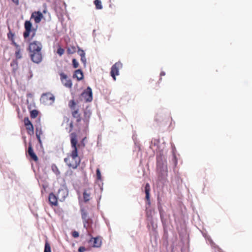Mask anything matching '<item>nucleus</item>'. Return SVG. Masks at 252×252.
<instances>
[{"label":"nucleus","instance_id":"1","mask_svg":"<svg viewBox=\"0 0 252 252\" xmlns=\"http://www.w3.org/2000/svg\"><path fill=\"white\" fill-rule=\"evenodd\" d=\"M70 138L71 144L73 150L70 156L65 158L64 161L70 168L74 169L77 167L79 164L75 160V158L78 157L77 148L76 146L77 142L76 139L77 134L74 132L71 133L70 134Z\"/></svg>","mask_w":252,"mask_h":252},{"label":"nucleus","instance_id":"2","mask_svg":"<svg viewBox=\"0 0 252 252\" xmlns=\"http://www.w3.org/2000/svg\"><path fill=\"white\" fill-rule=\"evenodd\" d=\"M157 170L161 173V174H167V166L166 160L163 154L159 153L157 157Z\"/></svg>","mask_w":252,"mask_h":252},{"label":"nucleus","instance_id":"3","mask_svg":"<svg viewBox=\"0 0 252 252\" xmlns=\"http://www.w3.org/2000/svg\"><path fill=\"white\" fill-rule=\"evenodd\" d=\"M40 101L45 105H52L54 102L55 96L51 93L43 94L41 95Z\"/></svg>","mask_w":252,"mask_h":252},{"label":"nucleus","instance_id":"4","mask_svg":"<svg viewBox=\"0 0 252 252\" xmlns=\"http://www.w3.org/2000/svg\"><path fill=\"white\" fill-rule=\"evenodd\" d=\"M81 100L84 102H91L93 100V93L91 88H87L81 94Z\"/></svg>","mask_w":252,"mask_h":252},{"label":"nucleus","instance_id":"5","mask_svg":"<svg viewBox=\"0 0 252 252\" xmlns=\"http://www.w3.org/2000/svg\"><path fill=\"white\" fill-rule=\"evenodd\" d=\"M123 67V64L120 62L116 63L111 68L110 74L114 80H116V76L119 75V70Z\"/></svg>","mask_w":252,"mask_h":252},{"label":"nucleus","instance_id":"6","mask_svg":"<svg viewBox=\"0 0 252 252\" xmlns=\"http://www.w3.org/2000/svg\"><path fill=\"white\" fill-rule=\"evenodd\" d=\"M42 45L39 41H34L31 42L29 46L30 53L41 51Z\"/></svg>","mask_w":252,"mask_h":252},{"label":"nucleus","instance_id":"7","mask_svg":"<svg viewBox=\"0 0 252 252\" xmlns=\"http://www.w3.org/2000/svg\"><path fill=\"white\" fill-rule=\"evenodd\" d=\"M93 189L92 188L88 187L85 189L83 192V199L85 203L88 202L92 198Z\"/></svg>","mask_w":252,"mask_h":252},{"label":"nucleus","instance_id":"8","mask_svg":"<svg viewBox=\"0 0 252 252\" xmlns=\"http://www.w3.org/2000/svg\"><path fill=\"white\" fill-rule=\"evenodd\" d=\"M81 213L84 227L87 229L90 225L91 220L88 216L87 213L86 212L84 209L81 210Z\"/></svg>","mask_w":252,"mask_h":252},{"label":"nucleus","instance_id":"9","mask_svg":"<svg viewBox=\"0 0 252 252\" xmlns=\"http://www.w3.org/2000/svg\"><path fill=\"white\" fill-rule=\"evenodd\" d=\"M30 56L32 61L36 63H40L42 59L41 51L30 53Z\"/></svg>","mask_w":252,"mask_h":252},{"label":"nucleus","instance_id":"10","mask_svg":"<svg viewBox=\"0 0 252 252\" xmlns=\"http://www.w3.org/2000/svg\"><path fill=\"white\" fill-rule=\"evenodd\" d=\"M25 31L24 32L23 36L26 39L30 35V32H32L33 28H32V24L30 21H26L24 24Z\"/></svg>","mask_w":252,"mask_h":252},{"label":"nucleus","instance_id":"11","mask_svg":"<svg viewBox=\"0 0 252 252\" xmlns=\"http://www.w3.org/2000/svg\"><path fill=\"white\" fill-rule=\"evenodd\" d=\"M61 79L62 83L67 88H71L72 83L70 79H67V76L63 73H61Z\"/></svg>","mask_w":252,"mask_h":252},{"label":"nucleus","instance_id":"12","mask_svg":"<svg viewBox=\"0 0 252 252\" xmlns=\"http://www.w3.org/2000/svg\"><path fill=\"white\" fill-rule=\"evenodd\" d=\"M68 194L67 191L65 189H59L57 193V197L60 201H63L65 199Z\"/></svg>","mask_w":252,"mask_h":252},{"label":"nucleus","instance_id":"13","mask_svg":"<svg viewBox=\"0 0 252 252\" xmlns=\"http://www.w3.org/2000/svg\"><path fill=\"white\" fill-rule=\"evenodd\" d=\"M89 243L93 245V247L99 248L101 245V239L100 237H97L95 238H92L90 240Z\"/></svg>","mask_w":252,"mask_h":252},{"label":"nucleus","instance_id":"14","mask_svg":"<svg viewBox=\"0 0 252 252\" xmlns=\"http://www.w3.org/2000/svg\"><path fill=\"white\" fill-rule=\"evenodd\" d=\"M28 153L29 156L31 157V158L35 161H37L38 158L36 154L33 152V149L31 144H29L28 150Z\"/></svg>","mask_w":252,"mask_h":252},{"label":"nucleus","instance_id":"15","mask_svg":"<svg viewBox=\"0 0 252 252\" xmlns=\"http://www.w3.org/2000/svg\"><path fill=\"white\" fill-rule=\"evenodd\" d=\"M151 190V188L150 184L147 183L145 186V192L146 194L145 199L149 205H150L151 202L150 199V192Z\"/></svg>","mask_w":252,"mask_h":252},{"label":"nucleus","instance_id":"16","mask_svg":"<svg viewBox=\"0 0 252 252\" xmlns=\"http://www.w3.org/2000/svg\"><path fill=\"white\" fill-rule=\"evenodd\" d=\"M32 17L34 18V21L36 23H39L42 18L43 17V14L41 12L38 11L37 12H35L34 13H32Z\"/></svg>","mask_w":252,"mask_h":252},{"label":"nucleus","instance_id":"17","mask_svg":"<svg viewBox=\"0 0 252 252\" xmlns=\"http://www.w3.org/2000/svg\"><path fill=\"white\" fill-rule=\"evenodd\" d=\"M58 197L53 193H50L49 195V201L50 203L54 206L58 205Z\"/></svg>","mask_w":252,"mask_h":252},{"label":"nucleus","instance_id":"18","mask_svg":"<svg viewBox=\"0 0 252 252\" xmlns=\"http://www.w3.org/2000/svg\"><path fill=\"white\" fill-rule=\"evenodd\" d=\"M13 44L16 47L15 56L17 60L21 59L22 58V54L21 53V49L19 45L16 44L15 42H13Z\"/></svg>","mask_w":252,"mask_h":252},{"label":"nucleus","instance_id":"19","mask_svg":"<svg viewBox=\"0 0 252 252\" xmlns=\"http://www.w3.org/2000/svg\"><path fill=\"white\" fill-rule=\"evenodd\" d=\"M80 56H81V60L84 64V66L85 67L86 65V59L85 57V53L84 51L80 49Z\"/></svg>","mask_w":252,"mask_h":252},{"label":"nucleus","instance_id":"20","mask_svg":"<svg viewBox=\"0 0 252 252\" xmlns=\"http://www.w3.org/2000/svg\"><path fill=\"white\" fill-rule=\"evenodd\" d=\"M94 4L97 9H101L102 8L101 0H95L94 1Z\"/></svg>","mask_w":252,"mask_h":252},{"label":"nucleus","instance_id":"21","mask_svg":"<svg viewBox=\"0 0 252 252\" xmlns=\"http://www.w3.org/2000/svg\"><path fill=\"white\" fill-rule=\"evenodd\" d=\"M26 128L28 130V132L30 135H32L33 134V126L32 125L26 126Z\"/></svg>","mask_w":252,"mask_h":252},{"label":"nucleus","instance_id":"22","mask_svg":"<svg viewBox=\"0 0 252 252\" xmlns=\"http://www.w3.org/2000/svg\"><path fill=\"white\" fill-rule=\"evenodd\" d=\"M44 252H51V247L48 242H46L45 244Z\"/></svg>","mask_w":252,"mask_h":252},{"label":"nucleus","instance_id":"23","mask_svg":"<svg viewBox=\"0 0 252 252\" xmlns=\"http://www.w3.org/2000/svg\"><path fill=\"white\" fill-rule=\"evenodd\" d=\"M38 112L36 110H32L31 112V117L35 118L38 115Z\"/></svg>","mask_w":252,"mask_h":252},{"label":"nucleus","instance_id":"24","mask_svg":"<svg viewBox=\"0 0 252 252\" xmlns=\"http://www.w3.org/2000/svg\"><path fill=\"white\" fill-rule=\"evenodd\" d=\"M72 116L74 118L76 119V122H79V114L78 113V110H74L72 113Z\"/></svg>","mask_w":252,"mask_h":252},{"label":"nucleus","instance_id":"25","mask_svg":"<svg viewBox=\"0 0 252 252\" xmlns=\"http://www.w3.org/2000/svg\"><path fill=\"white\" fill-rule=\"evenodd\" d=\"M76 51V48L72 46L70 47H68L67 50V52L68 54H73Z\"/></svg>","mask_w":252,"mask_h":252},{"label":"nucleus","instance_id":"26","mask_svg":"<svg viewBox=\"0 0 252 252\" xmlns=\"http://www.w3.org/2000/svg\"><path fill=\"white\" fill-rule=\"evenodd\" d=\"M64 52V50L63 48H62L61 47H59L57 51V53L58 55H59L60 56H62Z\"/></svg>","mask_w":252,"mask_h":252},{"label":"nucleus","instance_id":"27","mask_svg":"<svg viewBox=\"0 0 252 252\" xmlns=\"http://www.w3.org/2000/svg\"><path fill=\"white\" fill-rule=\"evenodd\" d=\"M24 124H25L26 126H30L31 125H32V123L29 120V119L28 117L25 118L24 119Z\"/></svg>","mask_w":252,"mask_h":252},{"label":"nucleus","instance_id":"28","mask_svg":"<svg viewBox=\"0 0 252 252\" xmlns=\"http://www.w3.org/2000/svg\"><path fill=\"white\" fill-rule=\"evenodd\" d=\"M52 170L53 171H54V172L55 173H56L57 175L58 174H60V171L58 168V167L55 165H53L52 166Z\"/></svg>","mask_w":252,"mask_h":252},{"label":"nucleus","instance_id":"29","mask_svg":"<svg viewBox=\"0 0 252 252\" xmlns=\"http://www.w3.org/2000/svg\"><path fill=\"white\" fill-rule=\"evenodd\" d=\"M76 105L75 102L73 100H71L69 102V106L71 109H74V106Z\"/></svg>","mask_w":252,"mask_h":252},{"label":"nucleus","instance_id":"30","mask_svg":"<svg viewBox=\"0 0 252 252\" xmlns=\"http://www.w3.org/2000/svg\"><path fill=\"white\" fill-rule=\"evenodd\" d=\"M96 171L97 179L98 180H100L101 179V175L99 169L97 168Z\"/></svg>","mask_w":252,"mask_h":252},{"label":"nucleus","instance_id":"31","mask_svg":"<svg viewBox=\"0 0 252 252\" xmlns=\"http://www.w3.org/2000/svg\"><path fill=\"white\" fill-rule=\"evenodd\" d=\"M73 65L74 68H77L78 66V63L77 60L75 59H73L72 60Z\"/></svg>","mask_w":252,"mask_h":252},{"label":"nucleus","instance_id":"32","mask_svg":"<svg viewBox=\"0 0 252 252\" xmlns=\"http://www.w3.org/2000/svg\"><path fill=\"white\" fill-rule=\"evenodd\" d=\"M71 234L74 238H77L79 237V232L76 231H72Z\"/></svg>","mask_w":252,"mask_h":252},{"label":"nucleus","instance_id":"33","mask_svg":"<svg viewBox=\"0 0 252 252\" xmlns=\"http://www.w3.org/2000/svg\"><path fill=\"white\" fill-rule=\"evenodd\" d=\"M79 74V69H77L75 71L74 74L73 75V78H76L77 80H79V77L78 74Z\"/></svg>","mask_w":252,"mask_h":252},{"label":"nucleus","instance_id":"34","mask_svg":"<svg viewBox=\"0 0 252 252\" xmlns=\"http://www.w3.org/2000/svg\"><path fill=\"white\" fill-rule=\"evenodd\" d=\"M86 141V138L85 137L82 139L81 143H80V147H84L85 146Z\"/></svg>","mask_w":252,"mask_h":252},{"label":"nucleus","instance_id":"35","mask_svg":"<svg viewBox=\"0 0 252 252\" xmlns=\"http://www.w3.org/2000/svg\"><path fill=\"white\" fill-rule=\"evenodd\" d=\"M14 36V34L11 32H9V33H8L7 34V37L9 39H11V38H12Z\"/></svg>","mask_w":252,"mask_h":252},{"label":"nucleus","instance_id":"36","mask_svg":"<svg viewBox=\"0 0 252 252\" xmlns=\"http://www.w3.org/2000/svg\"><path fill=\"white\" fill-rule=\"evenodd\" d=\"M84 114L86 116V119H88L91 115V113L89 111H88V112L85 111Z\"/></svg>","mask_w":252,"mask_h":252},{"label":"nucleus","instance_id":"37","mask_svg":"<svg viewBox=\"0 0 252 252\" xmlns=\"http://www.w3.org/2000/svg\"><path fill=\"white\" fill-rule=\"evenodd\" d=\"M87 249L83 247H80V252H84Z\"/></svg>","mask_w":252,"mask_h":252},{"label":"nucleus","instance_id":"38","mask_svg":"<svg viewBox=\"0 0 252 252\" xmlns=\"http://www.w3.org/2000/svg\"><path fill=\"white\" fill-rule=\"evenodd\" d=\"M32 32V38L35 35L36 30L34 29H33L32 32Z\"/></svg>","mask_w":252,"mask_h":252},{"label":"nucleus","instance_id":"39","mask_svg":"<svg viewBox=\"0 0 252 252\" xmlns=\"http://www.w3.org/2000/svg\"><path fill=\"white\" fill-rule=\"evenodd\" d=\"M79 72H80V74L81 75V77H80V81L82 79H83V72L82 71V70L81 69H80Z\"/></svg>","mask_w":252,"mask_h":252},{"label":"nucleus","instance_id":"40","mask_svg":"<svg viewBox=\"0 0 252 252\" xmlns=\"http://www.w3.org/2000/svg\"><path fill=\"white\" fill-rule=\"evenodd\" d=\"M173 160H174V163H175V165L176 166L177 165V158H176L175 156H174V157H173Z\"/></svg>","mask_w":252,"mask_h":252},{"label":"nucleus","instance_id":"41","mask_svg":"<svg viewBox=\"0 0 252 252\" xmlns=\"http://www.w3.org/2000/svg\"><path fill=\"white\" fill-rule=\"evenodd\" d=\"M12 1L16 5H18L19 4V0H12Z\"/></svg>","mask_w":252,"mask_h":252},{"label":"nucleus","instance_id":"42","mask_svg":"<svg viewBox=\"0 0 252 252\" xmlns=\"http://www.w3.org/2000/svg\"><path fill=\"white\" fill-rule=\"evenodd\" d=\"M36 137L39 141V142L41 143V139H40V135H39V134H38L37 133H36Z\"/></svg>","mask_w":252,"mask_h":252},{"label":"nucleus","instance_id":"43","mask_svg":"<svg viewBox=\"0 0 252 252\" xmlns=\"http://www.w3.org/2000/svg\"><path fill=\"white\" fill-rule=\"evenodd\" d=\"M69 126H70V129L69 130V132L72 130V127H73V123L72 122H71L69 124Z\"/></svg>","mask_w":252,"mask_h":252},{"label":"nucleus","instance_id":"44","mask_svg":"<svg viewBox=\"0 0 252 252\" xmlns=\"http://www.w3.org/2000/svg\"><path fill=\"white\" fill-rule=\"evenodd\" d=\"M160 76H164L165 75V73L164 71H161L160 74Z\"/></svg>","mask_w":252,"mask_h":252},{"label":"nucleus","instance_id":"45","mask_svg":"<svg viewBox=\"0 0 252 252\" xmlns=\"http://www.w3.org/2000/svg\"><path fill=\"white\" fill-rule=\"evenodd\" d=\"M217 248L218 249V251L219 252H222V250L221 249L219 248V247H217Z\"/></svg>","mask_w":252,"mask_h":252},{"label":"nucleus","instance_id":"46","mask_svg":"<svg viewBox=\"0 0 252 252\" xmlns=\"http://www.w3.org/2000/svg\"><path fill=\"white\" fill-rule=\"evenodd\" d=\"M15 63L14 62L11 63V65H13V64H14Z\"/></svg>","mask_w":252,"mask_h":252},{"label":"nucleus","instance_id":"47","mask_svg":"<svg viewBox=\"0 0 252 252\" xmlns=\"http://www.w3.org/2000/svg\"><path fill=\"white\" fill-rule=\"evenodd\" d=\"M74 246H75V244L72 243V247H74Z\"/></svg>","mask_w":252,"mask_h":252},{"label":"nucleus","instance_id":"48","mask_svg":"<svg viewBox=\"0 0 252 252\" xmlns=\"http://www.w3.org/2000/svg\"><path fill=\"white\" fill-rule=\"evenodd\" d=\"M158 116H157V117H156V121H158Z\"/></svg>","mask_w":252,"mask_h":252},{"label":"nucleus","instance_id":"49","mask_svg":"<svg viewBox=\"0 0 252 252\" xmlns=\"http://www.w3.org/2000/svg\"><path fill=\"white\" fill-rule=\"evenodd\" d=\"M28 95L29 96H31V95H32V94H28Z\"/></svg>","mask_w":252,"mask_h":252},{"label":"nucleus","instance_id":"50","mask_svg":"<svg viewBox=\"0 0 252 252\" xmlns=\"http://www.w3.org/2000/svg\"><path fill=\"white\" fill-rule=\"evenodd\" d=\"M77 194H79V191L78 190H77Z\"/></svg>","mask_w":252,"mask_h":252}]
</instances>
